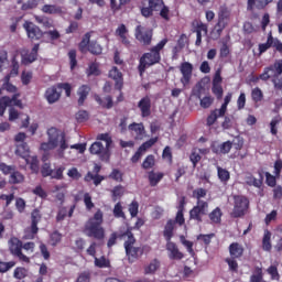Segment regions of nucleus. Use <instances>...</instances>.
Returning <instances> with one entry per match:
<instances>
[{"mask_svg":"<svg viewBox=\"0 0 282 282\" xmlns=\"http://www.w3.org/2000/svg\"><path fill=\"white\" fill-rule=\"evenodd\" d=\"M230 9L226 4L220 6L218 11V21L210 32L213 41H219V39H221L224 30H226V28H228V23H230Z\"/></svg>","mask_w":282,"mask_h":282,"instance_id":"39448f33","label":"nucleus"},{"mask_svg":"<svg viewBox=\"0 0 282 282\" xmlns=\"http://www.w3.org/2000/svg\"><path fill=\"white\" fill-rule=\"evenodd\" d=\"M42 12H44V14H63V8L56 4H44Z\"/></svg>","mask_w":282,"mask_h":282,"instance_id":"473e14b6","label":"nucleus"},{"mask_svg":"<svg viewBox=\"0 0 282 282\" xmlns=\"http://www.w3.org/2000/svg\"><path fill=\"white\" fill-rule=\"evenodd\" d=\"M39 47H41L40 44H34L31 52L26 51L22 54L23 65H31V63H34L39 58Z\"/></svg>","mask_w":282,"mask_h":282,"instance_id":"a211bd4d","label":"nucleus"},{"mask_svg":"<svg viewBox=\"0 0 282 282\" xmlns=\"http://www.w3.org/2000/svg\"><path fill=\"white\" fill-rule=\"evenodd\" d=\"M94 182L95 186H100V184L104 182L105 176L99 175V174H93L91 172H87V174L84 177L85 182Z\"/></svg>","mask_w":282,"mask_h":282,"instance_id":"c9c22d12","label":"nucleus"},{"mask_svg":"<svg viewBox=\"0 0 282 282\" xmlns=\"http://www.w3.org/2000/svg\"><path fill=\"white\" fill-rule=\"evenodd\" d=\"M231 149H232V142L230 141L223 142L221 144L214 143L212 145V151L213 153H216V154L226 155V153H230Z\"/></svg>","mask_w":282,"mask_h":282,"instance_id":"393cba45","label":"nucleus"},{"mask_svg":"<svg viewBox=\"0 0 282 282\" xmlns=\"http://www.w3.org/2000/svg\"><path fill=\"white\" fill-rule=\"evenodd\" d=\"M153 166H155V156L153 154H149L142 163V169H144V171H149V169H153Z\"/></svg>","mask_w":282,"mask_h":282,"instance_id":"c03bdc74","label":"nucleus"},{"mask_svg":"<svg viewBox=\"0 0 282 282\" xmlns=\"http://www.w3.org/2000/svg\"><path fill=\"white\" fill-rule=\"evenodd\" d=\"M23 182H25V175L15 167L9 176V184H23Z\"/></svg>","mask_w":282,"mask_h":282,"instance_id":"7c9ffc66","label":"nucleus"},{"mask_svg":"<svg viewBox=\"0 0 282 282\" xmlns=\"http://www.w3.org/2000/svg\"><path fill=\"white\" fill-rule=\"evenodd\" d=\"M48 141L53 144V147H59V151H66L69 149V144L67 143V139L65 137V132L56 128H50L47 130Z\"/></svg>","mask_w":282,"mask_h":282,"instance_id":"1a4fd4ad","label":"nucleus"},{"mask_svg":"<svg viewBox=\"0 0 282 282\" xmlns=\"http://www.w3.org/2000/svg\"><path fill=\"white\" fill-rule=\"evenodd\" d=\"M95 100L104 109H111L113 107V98L111 96H107L105 97V100H102L100 95H95Z\"/></svg>","mask_w":282,"mask_h":282,"instance_id":"2f4dec72","label":"nucleus"},{"mask_svg":"<svg viewBox=\"0 0 282 282\" xmlns=\"http://www.w3.org/2000/svg\"><path fill=\"white\" fill-rule=\"evenodd\" d=\"M9 252L12 257H17L23 263H30V257L23 253V241L18 237H11L8 241Z\"/></svg>","mask_w":282,"mask_h":282,"instance_id":"0eeeda50","label":"nucleus"},{"mask_svg":"<svg viewBox=\"0 0 282 282\" xmlns=\"http://www.w3.org/2000/svg\"><path fill=\"white\" fill-rule=\"evenodd\" d=\"M262 250H264V252H271L272 250V232L268 229H265L263 234Z\"/></svg>","mask_w":282,"mask_h":282,"instance_id":"c756f323","label":"nucleus"},{"mask_svg":"<svg viewBox=\"0 0 282 282\" xmlns=\"http://www.w3.org/2000/svg\"><path fill=\"white\" fill-rule=\"evenodd\" d=\"M36 235H39V227L29 226L24 229L23 239L32 240L36 238Z\"/></svg>","mask_w":282,"mask_h":282,"instance_id":"58836bf2","label":"nucleus"},{"mask_svg":"<svg viewBox=\"0 0 282 282\" xmlns=\"http://www.w3.org/2000/svg\"><path fill=\"white\" fill-rule=\"evenodd\" d=\"M14 265H17V262L14 261H9V262L0 261V274H6V272H9V270H12Z\"/></svg>","mask_w":282,"mask_h":282,"instance_id":"603ef678","label":"nucleus"},{"mask_svg":"<svg viewBox=\"0 0 282 282\" xmlns=\"http://www.w3.org/2000/svg\"><path fill=\"white\" fill-rule=\"evenodd\" d=\"M186 208V196H182L178 202L177 213L175 217L174 224H178V226H184L186 224V219L184 218V210Z\"/></svg>","mask_w":282,"mask_h":282,"instance_id":"aec40b11","label":"nucleus"},{"mask_svg":"<svg viewBox=\"0 0 282 282\" xmlns=\"http://www.w3.org/2000/svg\"><path fill=\"white\" fill-rule=\"evenodd\" d=\"M268 274H270L272 281H279V279H281V275L279 274V269L276 268V265H270L267 269Z\"/></svg>","mask_w":282,"mask_h":282,"instance_id":"13d9d810","label":"nucleus"},{"mask_svg":"<svg viewBox=\"0 0 282 282\" xmlns=\"http://www.w3.org/2000/svg\"><path fill=\"white\" fill-rule=\"evenodd\" d=\"M79 52L86 54L89 52L93 56H100L102 54V45L98 41H91V33H86L78 44Z\"/></svg>","mask_w":282,"mask_h":282,"instance_id":"423d86ee","label":"nucleus"},{"mask_svg":"<svg viewBox=\"0 0 282 282\" xmlns=\"http://www.w3.org/2000/svg\"><path fill=\"white\" fill-rule=\"evenodd\" d=\"M265 182L267 186L274 188V186H276V176L270 174V172H265Z\"/></svg>","mask_w":282,"mask_h":282,"instance_id":"69168bd1","label":"nucleus"},{"mask_svg":"<svg viewBox=\"0 0 282 282\" xmlns=\"http://www.w3.org/2000/svg\"><path fill=\"white\" fill-rule=\"evenodd\" d=\"M25 206H26L25 199H23L22 197H18L15 199V208H17L18 213H20V214L25 213Z\"/></svg>","mask_w":282,"mask_h":282,"instance_id":"338daca9","label":"nucleus"},{"mask_svg":"<svg viewBox=\"0 0 282 282\" xmlns=\"http://www.w3.org/2000/svg\"><path fill=\"white\" fill-rule=\"evenodd\" d=\"M193 64L191 62H183L180 66V72L182 74L181 83L183 87L191 85V79L193 78Z\"/></svg>","mask_w":282,"mask_h":282,"instance_id":"4468645a","label":"nucleus"},{"mask_svg":"<svg viewBox=\"0 0 282 282\" xmlns=\"http://www.w3.org/2000/svg\"><path fill=\"white\" fill-rule=\"evenodd\" d=\"M218 118L221 117L218 115L217 109L213 110L210 115L207 117V127H213V124L217 122Z\"/></svg>","mask_w":282,"mask_h":282,"instance_id":"680f3d73","label":"nucleus"},{"mask_svg":"<svg viewBox=\"0 0 282 282\" xmlns=\"http://www.w3.org/2000/svg\"><path fill=\"white\" fill-rule=\"evenodd\" d=\"M89 91H91V87H89V85H82L78 88L77 95L79 96L78 98L79 107H83L85 105V101L87 100V96H89Z\"/></svg>","mask_w":282,"mask_h":282,"instance_id":"c85d7f7f","label":"nucleus"},{"mask_svg":"<svg viewBox=\"0 0 282 282\" xmlns=\"http://www.w3.org/2000/svg\"><path fill=\"white\" fill-rule=\"evenodd\" d=\"M23 28L28 34V37L32 41H41V37L44 35L41 28L30 21H25Z\"/></svg>","mask_w":282,"mask_h":282,"instance_id":"2eb2a0df","label":"nucleus"},{"mask_svg":"<svg viewBox=\"0 0 282 282\" xmlns=\"http://www.w3.org/2000/svg\"><path fill=\"white\" fill-rule=\"evenodd\" d=\"M217 173H218V180H220L223 184H228V182L230 181V172L226 169H223L221 166H218Z\"/></svg>","mask_w":282,"mask_h":282,"instance_id":"ea45409f","label":"nucleus"},{"mask_svg":"<svg viewBox=\"0 0 282 282\" xmlns=\"http://www.w3.org/2000/svg\"><path fill=\"white\" fill-rule=\"evenodd\" d=\"M91 281V272L90 271H84L79 273L76 282H90Z\"/></svg>","mask_w":282,"mask_h":282,"instance_id":"774afa93","label":"nucleus"},{"mask_svg":"<svg viewBox=\"0 0 282 282\" xmlns=\"http://www.w3.org/2000/svg\"><path fill=\"white\" fill-rule=\"evenodd\" d=\"M43 216H41V212L39 209H33L31 213V227L39 228V224Z\"/></svg>","mask_w":282,"mask_h":282,"instance_id":"a19ab883","label":"nucleus"},{"mask_svg":"<svg viewBox=\"0 0 282 282\" xmlns=\"http://www.w3.org/2000/svg\"><path fill=\"white\" fill-rule=\"evenodd\" d=\"M129 131L134 133L135 140H142L144 138V123H131L128 127Z\"/></svg>","mask_w":282,"mask_h":282,"instance_id":"cd10ccee","label":"nucleus"},{"mask_svg":"<svg viewBox=\"0 0 282 282\" xmlns=\"http://www.w3.org/2000/svg\"><path fill=\"white\" fill-rule=\"evenodd\" d=\"M160 268H162V262L160 259L154 258L143 267V274H155Z\"/></svg>","mask_w":282,"mask_h":282,"instance_id":"a878e982","label":"nucleus"},{"mask_svg":"<svg viewBox=\"0 0 282 282\" xmlns=\"http://www.w3.org/2000/svg\"><path fill=\"white\" fill-rule=\"evenodd\" d=\"M102 221H105L102 210L98 209L85 224L84 231L87 237H93V239L102 241V239H105V228L102 227Z\"/></svg>","mask_w":282,"mask_h":282,"instance_id":"7ed1b4c3","label":"nucleus"},{"mask_svg":"<svg viewBox=\"0 0 282 282\" xmlns=\"http://www.w3.org/2000/svg\"><path fill=\"white\" fill-rule=\"evenodd\" d=\"M144 28L142 25H138L135 28L134 36L139 43H142V45H151V41H153V31L147 30L142 31Z\"/></svg>","mask_w":282,"mask_h":282,"instance_id":"dca6fc26","label":"nucleus"},{"mask_svg":"<svg viewBox=\"0 0 282 282\" xmlns=\"http://www.w3.org/2000/svg\"><path fill=\"white\" fill-rule=\"evenodd\" d=\"M109 78L115 80V88L118 89V91H122V87H124V79L122 78V72H120L118 67L113 66L109 70Z\"/></svg>","mask_w":282,"mask_h":282,"instance_id":"f3484780","label":"nucleus"},{"mask_svg":"<svg viewBox=\"0 0 282 282\" xmlns=\"http://www.w3.org/2000/svg\"><path fill=\"white\" fill-rule=\"evenodd\" d=\"M181 243L186 248L187 252L195 257V250L193 249V241L186 240V237L181 236L180 237Z\"/></svg>","mask_w":282,"mask_h":282,"instance_id":"09e8293b","label":"nucleus"},{"mask_svg":"<svg viewBox=\"0 0 282 282\" xmlns=\"http://www.w3.org/2000/svg\"><path fill=\"white\" fill-rule=\"evenodd\" d=\"M207 191L205 188L198 187L193 191V197L194 199H197V202H204L202 197H206Z\"/></svg>","mask_w":282,"mask_h":282,"instance_id":"4d7b16f0","label":"nucleus"},{"mask_svg":"<svg viewBox=\"0 0 282 282\" xmlns=\"http://www.w3.org/2000/svg\"><path fill=\"white\" fill-rule=\"evenodd\" d=\"M159 138L158 137H154V138H151L150 140L143 142L139 149L140 151H142L144 153V151H147L148 149H151V147H153L154 144H156Z\"/></svg>","mask_w":282,"mask_h":282,"instance_id":"5fc2aeb1","label":"nucleus"},{"mask_svg":"<svg viewBox=\"0 0 282 282\" xmlns=\"http://www.w3.org/2000/svg\"><path fill=\"white\" fill-rule=\"evenodd\" d=\"M95 265L96 268H109L111 262L105 256H101L100 258L95 257Z\"/></svg>","mask_w":282,"mask_h":282,"instance_id":"49530a36","label":"nucleus"},{"mask_svg":"<svg viewBox=\"0 0 282 282\" xmlns=\"http://www.w3.org/2000/svg\"><path fill=\"white\" fill-rule=\"evenodd\" d=\"M8 63V51L0 50V72H3L6 64Z\"/></svg>","mask_w":282,"mask_h":282,"instance_id":"0e129e2a","label":"nucleus"},{"mask_svg":"<svg viewBox=\"0 0 282 282\" xmlns=\"http://www.w3.org/2000/svg\"><path fill=\"white\" fill-rule=\"evenodd\" d=\"M122 177H124V174L118 169H113L111 173L108 175L109 180H113V182H119V183L123 181Z\"/></svg>","mask_w":282,"mask_h":282,"instance_id":"de8ad7c7","label":"nucleus"},{"mask_svg":"<svg viewBox=\"0 0 282 282\" xmlns=\"http://www.w3.org/2000/svg\"><path fill=\"white\" fill-rule=\"evenodd\" d=\"M89 151L91 155H98L101 162H109V160H111V151L109 148L102 145V142L100 141L94 142L90 145Z\"/></svg>","mask_w":282,"mask_h":282,"instance_id":"f8f14e48","label":"nucleus"},{"mask_svg":"<svg viewBox=\"0 0 282 282\" xmlns=\"http://www.w3.org/2000/svg\"><path fill=\"white\" fill-rule=\"evenodd\" d=\"M169 43L167 39L161 40L155 46H153L149 53H144L140 59L138 65V72L140 76L147 72L148 67H152V65H158L160 61H162L161 51L164 50L166 44Z\"/></svg>","mask_w":282,"mask_h":282,"instance_id":"f257e3e1","label":"nucleus"},{"mask_svg":"<svg viewBox=\"0 0 282 282\" xmlns=\"http://www.w3.org/2000/svg\"><path fill=\"white\" fill-rule=\"evenodd\" d=\"M204 215H208V202L198 200L196 202V206L189 210V219L202 224L204 221V218H202Z\"/></svg>","mask_w":282,"mask_h":282,"instance_id":"9d476101","label":"nucleus"},{"mask_svg":"<svg viewBox=\"0 0 282 282\" xmlns=\"http://www.w3.org/2000/svg\"><path fill=\"white\" fill-rule=\"evenodd\" d=\"M166 250L167 252H170V259H174L177 261L184 259V253H182L181 250L177 248V245H175V242L171 240L166 242Z\"/></svg>","mask_w":282,"mask_h":282,"instance_id":"b1692460","label":"nucleus"},{"mask_svg":"<svg viewBox=\"0 0 282 282\" xmlns=\"http://www.w3.org/2000/svg\"><path fill=\"white\" fill-rule=\"evenodd\" d=\"M135 246V237L133 232L128 234V239L123 243V248L126 250V257H128L129 263H135L140 257L143 254H149L151 252V247L144 245L142 247H134Z\"/></svg>","mask_w":282,"mask_h":282,"instance_id":"20e7f679","label":"nucleus"},{"mask_svg":"<svg viewBox=\"0 0 282 282\" xmlns=\"http://www.w3.org/2000/svg\"><path fill=\"white\" fill-rule=\"evenodd\" d=\"M248 208H250V200L248 197L241 195L234 196V209L231 212V217H234V219L243 217L246 213H248Z\"/></svg>","mask_w":282,"mask_h":282,"instance_id":"6e6552de","label":"nucleus"},{"mask_svg":"<svg viewBox=\"0 0 282 282\" xmlns=\"http://www.w3.org/2000/svg\"><path fill=\"white\" fill-rule=\"evenodd\" d=\"M282 74V59L275 61L272 65L265 67L260 74V80H270V78H279Z\"/></svg>","mask_w":282,"mask_h":282,"instance_id":"9b49d317","label":"nucleus"},{"mask_svg":"<svg viewBox=\"0 0 282 282\" xmlns=\"http://www.w3.org/2000/svg\"><path fill=\"white\" fill-rule=\"evenodd\" d=\"M229 256L232 259H241L243 257V253L246 252V248H243V245L239 242H231L228 247Z\"/></svg>","mask_w":282,"mask_h":282,"instance_id":"4be33fe9","label":"nucleus"},{"mask_svg":"<svg viewBox=\"0 0 282 282\" xmlns=\"http://www.w3.org/2000/svg\"><path fill=\"white\" fill-rule=\"evenodd\" d=\"M163 177H164V173L162 172H159V173H155L153 171L149 172L148 180L150 182V186H158V184L162 182Z\"/></svg>","mask_w":282,"mask_h":282,"instance_id":"72a5a7b5","label":"nucleus"},{"mask_svg":"<svg viewBox=\"0 0 282 282\" xmlns=\"http://www.w3.org/2000/svg\"><path fill=\"white\" fill-rule=\"evenodd\" d=\"M3 91H7L8 94H13V96L10 98L9 96H3ZM17 86L12 85L11 83H3L0 88V116H3L6 113V110L8 107H19V109H23V101L19 99L21 97V94L17 93Z\"/></svg>","mask_w":282,"mask_h":282,"instance_id":"f03ea898","label":"nucleus"},{"mask_svg":"<svg viewBox=\"0 0 282 282\" xmlns=\"http://www.w3.org/2000/svg\"><path fill=\"white\" fill-rule=\"evenodd\" d=\"M163 160H167L169 164H173V150L166 145L162 152Z\"/></svg>","mask_w":282,"mask_h":282,"instance_id":"6e6d98bb","label":"nucleus"},{"mask_svg":"<svg viewBox=\"0 0 282 282\" xmlns=\"http://www.w3.org/2000/svg\"><path fill=\"white\" fill-rule=\"evenodd\" d=\"M224 213H221V208L216 207L215 209H213L208 217L212 221V224H221V217H223Z\"/></svg>","mask_w":282,"mask_h":282,"instance_id":"e433bc0d","label":"nucleus"},{"mask_svg":"<svg viewBox=\"0 0 282 282\" xmlns=\"http://www.w3.org/2000/svg\"><path fill=\"white\" fill-rule=\"evenodd\" d=\"M247 186H254V188H261L263 186V177L257 178L252 175L246 177Z\"/></svg>","mask_w":282,"mask_h":282,"instance_id":"4c0bfd02","label":"nucleus"},{"mask_svg":"<svg viewBox=\"0 0 282 282\" xmlns=\"http://www.w3.org/2000/svg\"><path fill=\"white\" fill-rule=\"evenodd\" d=\"M138 107L141 111L142 118H149V116H151V97H142L138 102Z\"/></svg>","mask_w":282,"mask_h":282,"instance_id":"412c9836","label":"nucleus"},{"mask_svg":"<svg viewBox=\"0 0 282 282\" xmlns=\"http://www.w3.org/2000/svg\"><path fill=\"white\" fill-rule=\"evenodd\" d=\"M270 47H272V33L268 35L267 43L259 44V53L264 54Z\"/></svg>","mask_w":282,"mask_h":282,"instance_id":"3c124183","label":"nucleus"},{"mask_svg":"<svg viewBox=\"0 0 282 282\" xmlns=\"http://www.w3.org/2000/svg\"><path fill=\"white\" fill-rule=\"evenodd\" d=\"M173 230H175V220H169L163 231V235L167 242L171 241V239H173Z\"/></svg>","mask_w":282,"mask_h":282,"instance_id":"f704fd0d","label":"nucleus"},{"mask_svg":"<svg viewBox=\"0 0 282 282\" xmlns=\"http://www.w3.org/2000/svg\"><path fill=\"white\" fill-rule=\"evenodd\" d=\"M194 32L196 33L195 45L199 47V45H202V32H204L205 34H208V25L203 22H197L195 25Z\"/></svg>","mask_w":282,"mask_h":282,"instance_id":"bb28decb","label":"nucleus"},{"mask_svg":"<svg viewBox=\"0 0 282 282\" xmlns=\"http://www.w3.org/2000/svg\"><path fill=\"white\" fill-rule=\"evenodd\" d=\"M113 216L117 218V219H124L126 216H124V212L122 210V204L120 203H117L115 205V208H113Z\"/></svg>","mask_w":282,"mask_h":282,"instance_id":"bf43d9fd","label":"nucleus"},{"mask_svg":"<svg viewBox=\"0 0 282 282\" xmlns=\"http://www.w3.org/2000/svg\"><path fill=\"white\" fill-rule=\"evenodd\" d=\"M251 98L256 105L261 102V100H263V90L259 87L253 88L251 90Z\"/></svg>","mask_w":282,"mask_h":282,"instance_id":"37998d69","label":"nucleus"},{"mask_svg":"<svg viewBox=\"0 0 282 282\" xmlns=\"http://www.w3.org/2000/svg\"><path fill=\"white\" fill-rule=\"evenodd\" d=\"M44 96L48 105H54V102H58V100H61V91H58V86H52L47 88Z\"/></svg>","mask_w":282,"mask_h":282,"instance_id":"5701e85b","label":"nucleus"},{"mask_svg":"<svg viewBox=\"0 0 282 282\" xmlns=\"http://www.w3.org/2000/svg\"><path fill=\"white\" fill-rule=\"evenodd\" d=\"M69 65L70 69H75L76 65H78V61L76 59V50H70L68 52Z\"/></svg>","mask_w":282,"mask_h":282,"instance_id":"e2e57ef3","label":"nucleus"},{"mask_svg":"<svg viewBox=\"0 0 282 282\" xmlns=\"http://www.w3.org/2000/svg\"><path fill=\"white\" fill-rule=\"evenodd\" d=\"M28 276V269L23 267H18L13 271V279H18L19 281L25 279Z\"/></svg>","mask_w":282,"mask_h":282,"instance_id":"a18cd8bd","label":"nucleus"},{"mask_svg":"<svg viewBox=\"0 0 282 282\" xmlns=\"http://www.w3.org/2000/svg\"><path fill=\"white\" fill-rule=\"evenodd\" d=\"M212 91L214 96H216L217 100H221V98H224V87H221V84H213Z\"/></svg>","mask_w":282,"mask_h":282,"instance_id":"8fccbe9b","label":"nucleus"},{"mask_svg":"<svg viewBox=\"0 0 282 282\" xmlns=\"http://www.w3.org/2000/svg\"><path fill=\"white\" fill-rule=\"evenodd\" d=\"M281 123V117H274L270 122V132L272 135H276L279 133V124Z\"/></svg>","mask_w":282,"mask_h":282,"instance_id":"864d4df0","label":"nucleus"},{"mask_svg":"<svg viewBox=\"0 0 282 282\" xmlns=\"http://www.w3.org/2000/svg\"><path fill=\"white\" fill-rule=\"evenodd\" d=\"M238 258H226L225 262L229 268V272H239V262H237Z\"/></svg>","mask_w":282,"mask_h":282,"instance_id":"79ce46f5","label":"nucleus"},{"mask_svg":"<svg viewBox=\"0 0 282 282\" xmlns=\"http://www.w3.org/2000/svg\"><path fill=\"white\" fill-rule=\"evenodd\" d=\"M148 7H141L140 12L144 19H151L153 12H160L164 8V0H149Z\"/></svg>","mask_w":282,"mask_h":282,"instance_id":"ddd939ff","label":"nucleus"},{"mask_svg":"<svg viewBox=\"0 0 282 282\" xmlns=\"http://www.w3.org/2000/svg\"><path fill=\"white\" fill-rule=\"evenodd\" d=\"M132 228H128L126 231L119 230V231H115L110 235L107 246L108 248H113V246H116L118 239L122 240L127 237V239H129V232H131Z\"/></svg>","mask_w":282,"mask_h":282,"instance_id":"6ab92c4d","label":"nucleus"},{"mask_svg":"<svg viewBox=\"0 0 282 282\" xmlns=\"http://www.w3.org/2000/svg\"><path fill=\"white\" fill-rule=\"evenodd\" d=\"M15 153L18 155H25V153H30V147L28 145V143L22 142L17 145Z\"/></svg>","mask_w":282,"mask_h":282,"instance_id":"052dcab7","label":"nucleus"}]
</instances>
